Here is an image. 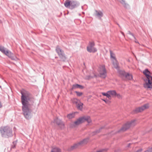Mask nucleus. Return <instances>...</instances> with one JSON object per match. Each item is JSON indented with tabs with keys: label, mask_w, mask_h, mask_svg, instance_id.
Wrapping results in <instances>:
<instances>
[{
	"label": "nucleus",
	"mask_w": 152,
	"mask_h": 152,
	"mask_svg": "<svg viewBox=\"0 0 152 152\" xmlns=\"http://www.w3.org/2000/svg\"><path fill=\"white\" fill-rule=\"evenodd\" d=\"M21 94L23 113L26 119H29L31 117V109L32 106H34V99L28 91L25 90L21 91Z\"/></svg>",
	"instance_id": "obj_1"
},
{
	"label": "nucleus",
	"mask_w": 152,
	"mask_h": 152,
	"mask_svg": "<svg viewBox=\"0 0 152 152\" xmlns=\"http://www.w3.org/2000/svg\"><path fill=\"white\" fill-rule=\"evenodd\" d=\"M143 73L146 78L144 80L145 83L144 86L145 88H152V76H150V72L148 69H145L143 71Z\"/></svg>",
	"instance_id": "obj_2"
},
{
	"label": "nucleus",
	"mask_w": 152,
	"mask_h": 152,
	"mask_svg": "<svg viewBox=\"0 0 152 152\" xmlns=\"http://www.w3.org/2000/svg\"><path fill=\"white\" fill-rule=\"evenodd\" d=\"M85 121H87L88 123H91V121L89 116H84L79 118L72 124L71 127H74Z\"/></svg>",
	"instance_id": "obj_3"
},
{
	"label": "nucleus",
	"mask_w": 152,
	"mask_h": 152,
	"mask_svg": "<svg viewBox=\"0 0 152 152\" xmlns=\"http://www.w3.org/2000/svg\"><path fill=\"white\" fill-rule=\"evenodd\" d=\"M0 51L12 60H16L18 59L16 57L14 56L11 51L3 46H0Z\"/></svg>",
	"instance_id": "obj_4"
},
{
	"label": "nucleus",
	"mask_w": 152,
	"mask_h": 152,
	"mask_svg": "<svg viewBox=\"0 0 152 152\" xmlns=\"http://www.w3.org/2000/svg\"><path fill=\"white\" fill-rule=\"evenodd\" d=\"M0 131L2 135L7 134L8 137L12 136V129L8 126H5L0 128Z\"/></svg>",
	"instance_id": "obj_5"
},
{
	"label": "nucleus",
	"mask_w": 152,
	"mask_h": 152,
	"mask_svg": "<svg viewBox=\"0 0 152 152\" xmlns=\"http://www.w3.org/2000/svg\"><path fill=\"white\" fill-rule=\"evenodd\" d=\"M136 123L135 120H133L126 123L120 130V132H124L128 129L130 127L134 126Z\"/></svg>",
	"instance_id": "obj_6"
},
{
	"label": "nucleus",
	"mask_w": 152,
	"mask_h": 152,
	"mask_svg": "<svg viewBox=\"0 0 152 152\" xmlns=\"http://www.w3.org/2000/svg\"><path fill=\"white\" fill-rule=\"evenodd\" d=\"M56 50L58 56L62 60L64 61L66 60V57L63 51L59 46H57L56 47Z\"/></svg>",
	"instance_id": "obj_7"
},
{
	"label": "nucleus",
	"mask_w": 152,
	"mask_h": 152,
	"mask_svg": "<svg viewBox=\"0 0 152 152\" xmlns=\"http://www.w3.org/2000/svg\"><path fill=\"white\" fill-rule=\"evenodd\" d=\"M64 5L66 7H69L71 9H73L77 5V3L74 1H67L65 2Z\"/></svg>",
	"instance_id": "obj_8"
},
{
	"label": "nucleus",
	"mask_w": 152,
	"mask_h": 152,
	"mask_svg": "<svg viewBox=\"0 0 152 152\" xmlns=\"http://www.w3.org/2000/svg\"><path fill=\"white\" fill-rule=\"evenodd\" d=\"M88 138L85 139L75 144L72 148V149H74L77 148L80 146L86 144L88 142Z\"/></svg>",
	"instance_id": "obj_9"
},
{
	"label": "nucleus",
	"mask_w": 152,
	"mask_h": 152,
	"mask_svg": "<svg viewBox=\"0 0 152 152\" xmlns=\"http://www.w3.org/2000/svg\"><path fill=\"white\" fill-rule=\"evenodd\" d=\"M95 44L93 42H90L89 46L87 47V51L90 53H94L97 51V49L94 47Z\"/></svg>",
	"instance_id": "obj_10"
},
{
	"label": "nucleus",
	"mask_w": 152,
	"mask_h": 152,
	"mask_svg": "<svg viewBox=\"0 0 152 152\" xmlns=\"http://www.w3.org/2000/svg\"><path fill=\"white\" fill-rule=\"evenodd\" d=\"M148 104H145L141 107L136 108L134 111L136 113L141 112L145 110L148 109Z\"/></svg>",
	"instance_id": "obj_11"
},
{
	"label": "nucleus",
	"mask_w": 152,
	"mask_h": 152,
	"mask_svg": "<svg viewBox=\"0 0 152 152\" xmlns=\"http://www.w3.org/2000/svg\"><path fill=\"white\" fill-rule=\"evenodd\" d=\"M119 73L121 75L125 77L126 78L129 80L132 79L133 77L132 75L129 73H126L124 71H120Z\"/></svg>",
	"instance_id": "obj_12"
},
{
	"label": "nucleus",
	"mask_w": 152,
	"mask_h": 152,
	"mask_svg": "<svg viewBox=\"0 0 152 152\" xmlns=\"http://www.w3.org/2000/svg\"><path fill=\"white\" fill-rule=\"evenodd\" d=\"M100 76L103 78H105L106 76V71L104 66H102L100 68L99 71Z\"/></svg>",
	"instance_id": "obj_13"
},
{
	"label": "nucleus",
	"mask_w": 152,
	"mask_h": 152,
	"mask_svg": "<svg viewBox=\"0 0 152 152\" xmlns=\"http://www.w3.org/2000/svg\"><path fill=\"white\" fill-rule=\"evenodd\" d=\"M54 122L58 125L61 129L64 128V123L58 118H56L54 120Z\"/></svg>",
	"instance_id": "obj_14"
},
{
	"label": "nucleus",
	"mask_w": 152,
	"mask_h": 152,
	"mask_svg": "<svg viewBox=\"0 0 152 152\" xmlns=\"http://www.w3.org/2000/svg\"><path fill=\"white\" fill-rule=\"evenodd\" d=\"M95 16L99 19H101L103 16V12L100 11L95 10Z\"/></svg>",
	"instance_id": "obj_15"
},
{
	"label": "nucleus",
	"mask_w": 152,
	"mask_h": 152,
	"mask_svg": "<svg viewBox=\"0 0 152 152\" xmlns=\"http://www.w3.org/2000/svg\"><path fill=\"white\" fill-rule=\"evenodd\" d=\"M83 87L81 85H80L78 84H75L73 85L72 88V89L73 90L77 88L83 89Z\"/></svg>",
	"instance_id": "obj_16"
},
{
	"label": "nucleus",
	"mask_w": 152,
	"mask_h": 152,
	"mask_svg": "<svg viewBox=\"0 0 152 152\" xmlns=\"http://www.w3.org/2000/svg\"><path fill=\"white\" fill-rule=\"evenodd\" d=\"M108 93L109 96H111L113 97H115L116 95V92L115 91L111 90L108 91Z\"/></svg>",
	"instance_id": "obj_17"
},
{
	"label": "nucleus",
	"mask_w": 152,
	"mask_h": 152,
	"mask_svg": "<svg viewBox=\"0 0 152 152\" xmlns=\"http://www.w3.org/2000/svg\"><path fill=\"white\" fill-rule=\"evenodd\" d=\"M83 103L80 102L78 103L76 105L77 107L78 110H81L83 108Z\"/></svg>",
	"instance_id": "obj_18"
},
{
	"label": "nucleus",
	"mask_w": 152,
	"mask_h": 152,
	"mask_svg": "<svg viewBox=\"0 0 152 152\" xmlns=\"http://www.w3.org/2000/svg\"><path fill=\"white\" fill-rule=\"evenodd\" d=\"M110 58H112L116 61V58L115 57V55L114 53L111 50H110Z\"/></svg>",
	"instance_id": "obj_19"
},
{
	"label": "nucleus",
	"mask_w": 152,
	"mask_h": 152,
	"mask_svg": "<svg viewBox=\"0 0 152 152\" xmlns=\"http://www.w3.org/2000/svg\"><path fill=\"white\" fill-rule=\"evenodd\" d=\"M72 102L76 105L80 101L76 98H73L71 100Z\"/></svg>",
	"instance_id": "obj_20"
},
{
	"label": "nucleus",
	"mask_w": 152,
	"mask_h": 152,
	"mask_svg": "<svg viewBox=\"0 0 152 152\" xmlns=\"http://www.w3.org/2000/svg\"><path fill=\"white\" fill-rule=\"evenodd\" d=\"M51 152H61V151L59 148L57 147H55L52 149Z\"/></svg>",
	"instance_id": "obj_21"
},
{
	"label": "nucleus",
	"mask_w": 152,
	"mask_h": 152,
	"mask_svg": "<svg viewBox=\"0 0 152 152\" xmlns=\"http://www.w3.org/2000/svg\"><path fill=\"white\" fill-rule=\"evenodd\" d=\"M128 37L130 39H132V37H133L135 39V38L134 36V35L132 33H131L130 31H128Z\"/></svg>",
	"instance_id": "obj_22"
},
{
	"label": "nucleus",
	"mask_w": 152,
	"mask_h": 152,
	"mask_svg": "<svg viewBox=\"0 0 152 152\" xmlns=\"http://www.w3.org/2000/svg\"><path fill=\"white\" fill-rule=\"evenodd\" d=\"M75 116V113H72L68 114L67 115V117L69 119H70L74 117Z\"/></svg>",
	"instance_id": "obj_23"
},
{
	"label": "nucleus",
	"mask_w": 152,
	"mask_h": 152,
	"mask_svg": "<svg viewBox=\"0 0 152 152\" xmlns=\"http://www.w3.org/2000/svg\"><path fill=\"white\" fill-rule=\"evenodd\" d=\"M102 94L103 95L105 96H107V97L109 99H111V97L110 96H109V95L108 93V91L106 93L102 92Z\"/></svg>",
	"instance_id": "obj_24"
},
{
	"label": "nucleus",
	"mask_w": 152,
	"mask_h": 152,
	"mask_svg": "<svg viewBox=\"0 0 152 152\" xmlns=\"http://www.w3.org/2000/svg\"><path fill=\"white\" fill-rule=\"evenodd\" d=\"M115 61V63L114 62L113 63V66L114 68H116V69H118V63L116 60V61Z\"/></svg>",
	"instance_id": "obj_25"
},
{
	"label": "nucleus",
	"mask_w": 152,
	"mask_h": 152,
	"mask_svg": "<svg viewBox=\"0 0 152 152\" xmlns=\"http://www.w3.org/2000/svg\"><path fill=\"white\" fill-rule=\"evenodd\" d=\"M107 149H102L97 151L96 152H106L107 151Z\"/></svg>",
	"instance_id": "obj_26"
},
{
	"label": "nucleus",
	"mask_w": 152,
	"mask_h": 152,
	"mask_svg": "<svg viewBox=\"0 0 152 152\" xmlns=\"http://www.w3.org/2000/svg\"><path fill=\"white\" fill-rule=\"evenodd\" d=\"M75 92L77 94V95L79 96H81L83 94V93L82 92L77 91H75Z\"/></svg>",
	"instance_id": "obj_27"
},
{
	"label": "nucleus",
	"mask_w": 152,
	"mask_h": 152,
	"mask_svg": "<svg viewBox=\"0 0 152 152\" xmlns=\"http://www.w3.org/2000/svg\"><path fill=\"white\" fill-rule=\"evenodd\" d=\"M144 152H152V147L151 148H148V149Z\"/></svg>",
	"instance_id": "obj_28"
},
{
	"label": "nucleus",
	"mask_w": 152,
	"mask_h": 152,
	"mask_svg": "<svg viewBox=\"0 0 152 152\" xmlns=\"http://www.w3.org/2000/svg\"><path fill=\"white\" fill-rule=\"evenodd\" d=\"M102 100L104 101L106 104H109L110 103V102L108 100L104 99H102Z\"/></svg>",
	"instance_id": "obj_29"
},
{
	"label": "nucleus",
	"mask_w": 152,
	"mask_h": 152,
	"mask_svg": "<svg viewBox=\"0 0 152 152\" xmlns=\"http://www.w3.org/2000/svg\"><path fill=\"white\" fill-rule=\"evenodd\" d=\"M116 96L119 99H121V96L119 94H117L116 93Z\"/></svg>",
	"instance_id": "obj_30"
},
{
	"label": "nucleus",
	"mask_w": 152,
	"mask_h": 152,
	"mask_svg": "<svg viewBox=\"0 0 152 152\" xmlns=\"http://www.w3.org/2000/svg\"><path fill=\"white\" fill-rule=\"evenodd\" d=\"M120 2L122 4H125V1L124 0H120Z\"/></svg>",
	"instance_id": "obj_31"
},
{
	"label": "nucleus",
	"mask_w": 152,
	"mask_h": 152,
	"mask_svg": "<svg viewBox=\"0 0 152 152\" xmlns=\"http://www.w3.org/2000/svg\"><path fill=\"white\" fill-rule=\"evenodd\" d=\"M142 151V148L140 149L137 150L136 152H141Z\"/></svg>",
	"instance_id": "obj_32"
},
{
	"label": "nucleus",
	"mask_w": 152,
	"mask_h": 152,
	"mask_svg": "<svg viewBox=\"0 0 152 152\" xmlns=\"http://www.w3.org/2000/svg\"><path fill=\"white\" fill-rule=\"evenodd\" d=\"M102 128H103V127H101V128L99 130V131H98V130L96 131V133H99V132H100V130L101 129H102Z\"/></svg>",
	"instance_id": "obj_33"
},
{
	"label": "nucleus",
	"mask_w": 152,
	"mask_h": 152,
	"mask_svg": "<svg viewBox=\"0 0 152 152\" xmlns=\"http://www.w3.org/2000/svg\"><path fill=\"white\" fill-rule=\"evenodd\" d=\"M2 107V105L1 104V102H0V108H1Z\"/></svg>",
	"instance_id": "obj_34"
},
{
	"label": "nucleus",
	"mask_w": 152,
	"mask_h": 152,
	"mask_svg": "<svg viewBox=\"0 0 152 152\" xmlns=\"http://www.w3.org/2000/svg\"><path fill=\"white\" fill-rule=\"evenodd\" d=\"M130 144H130V143H129V144H128V146H128V147H130Z\"/></svg>",
	"instance_id": "obj_35"
},
{
	"label": "nucleus",
	"mask_w": 152,
	"mask_h": 152,
	"mask_svg": "<svg viewBox=\"0 0 152 152\" xmlns=\"http://www.w3.org/2000/svg\"><path fill=\"white\" fill-rule=\"evenodd\" d=\"M121 33H122V34H123V35H124V33L123 32H121Z\"/></svg>",
	"instance_id": "obj_36"
},
{
	"label": "nucleus",
	"mask_w": 152,
	"mask_h": 152,
	"mask_svg": "<svg viewBox=\"0 0 152 152\" xmlns=\"http://www.w3.org/2000/svg\"><path fill=\"white\" fill-rule=\"evenodd\" d=\"M93 77V76H90L89 77Z\"/></svg>",
	"instance_id": "obj_37"
},
{
	"label": "nucleus",
	"mask_w": 152,
	"mask_h": 152,
	"mask_svg": "<svg viewBox=\"0 0 152 152\" xmlns=\"http://www.w3.org/2000/svg\"><path fill=\"white\" fill-rule=\"evenodd\" d=\"M1 20H0V23H1Z\"/></svg>",
	"instance_id": "obj_38"
}]
</instances>
